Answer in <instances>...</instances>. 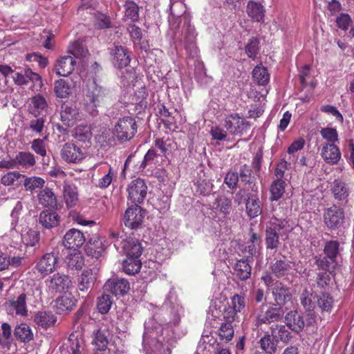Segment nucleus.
<instances>
[{
	"instance_id": "nucleus-1",
	"label": "nucleus",
	"mask_w": 354,
	"mask_h": 354,
	"mask_svg": "<svg viewBox=\"0 0 354 354\" xmlns=\"http://www.w3.org/2000/svg\"><path fill=\"white\" fill-rule=\"evenodd\" d=\"M86 93V109L91 115L96 116L98 113L97 107L100 106L104 102L107 93L106 89L97 84L93 80L87 85Z\"/></svg>"
},
{
	"instance_id": "nucleus-2",
	"label": "nucleus",
	"mask_w": 354,
	"mask_h": 354,
	"mask_svg": "<svg viewBox=\"0 0 354 354\" xmlns=\"http://www.w3.org/2000/svg\"><path fill=\"white\" fill-rule=\"evenodd\" d=\"M283 314L281 306H271L262 304L254 313L253 323L257 328H260L263 324H270L281 320Z\"/></svg>"
},
{
	"instance_id": "nucleus-3",
	"label": "nucleus",
	"mask_w": 354,
	"mask_h": 354,
	"mask_svg": "<svg viewBox=\"0 0 354 354\" xmlns=\"http://www.w3.org/2000/svg\"><path fill=\"white\" fill-rule=\"evenodd\" d=\"M138 125L135 118L125 116L120 118L115 125L114 134L120 142L131 140L137 133Z\"/></svg>"
},
{
	"instance_id": "nucleus-4",
	"label": "nucleus",
	"mask_w": 354,
	"mask_h": 354,
	"mask_svg": "<svg viewBox=\"0 0 354 354\" xmlns=\"http://www.w3.org/2000/svg\"><path fill=\"white\" fill-rule=\"evenodd\" d=\"M323 220L328 229L338 230L344 225L345 221L344 210L340 206L333 204L324 209Z\"/></svg>"
},
{
	"instance_id": "nucleus-5",
	"label": "nucleus",
	"mask_w": 354,
	"mask_h": 354,
	"mask_svg": "<svg viewBox=\"0 0 354 354\" xmlns=\"http://www.w3.org/2000/svg\"><path fill=\"white\" fill-rule=\"evenodd\" d=\"M5 306L10 315L26 317L28 315L27 294L21 292L14 295L6 301Z\"/></svg>"
},
{
	"instance_id": "nucleus-6",
	"label": "nucleus",
	"mask_w": 354,
	"mask_h": 354,
	"mask_svg": "<svg viewBox=\"0 0 354 354\" xmlns=\"http://www.w3.org/2000/svg\"><path fill=\"white\" fill-rule=\"evenodd\" d=\"M148 187L144 180L138 178L131 181L127 187V199L132 205L142 204L147 194Z\"/></svg>"
},
{
	"instance_id": "nucleus-7",
	"label": "nucleus",
	"mask_w": 354,
	"mask_h": 354,
	"mask_svg": "<svg viewBox=\"0 0 354 354\" xmlns=\"http://www.w3.org/2000/svg\"><path fill=\"white\" fill-rule=\"evenodd\" d=\"M145 210L140 205H131L129 207L124 214L123 221L124 225L131 230H138L141 227Z\"/></svg>"
},
{
	"instance_id": "nucleus-8",
	"label": "nucleus",
	"mask_w": 354,
	"mask_h": 354,
	"mask_svg": "<svg viewBox=\"0 0 354 354\" xmlns=\"http://www.w3.org/2000/svg\"><path fill=\"white\" fill-rule=\"evenodd\" d=\"M224 127L232 135L242 136L250 129V123L239 113H232L227 115L224 120Z\"/></svg>"
},
{
	"instance_id": "nucleus-9",
	"label": "nucleus",
	"mask_w": 354,
	"mask_h": 354,
	"mask_svg": "<svg viewBox=\"0 0 354 354\" xmlns=\"http://www.w3.org/2000/svg\"><path fill=\"white\" fill-rule=\"evenodd\" d=\"M60 155L62 160L68 163L78 164L85 158L84 149L71 142H68L62 146Z\"/></svg>"
},
{
	"instance_id": "nucleus-10",
	"label": "nucleus",
	"mask_w": 354,
	"mask_h": 354,
	"mask_svg": "<svg viewBox=\"0 0 354 354\" xmlns=\"http://www.w3.org/2000/svg\"><path fill=\"white\" fill-rule=\"evenodd\" d=\"M269 269L271 273L279 279L288 278L293 274L294 270L292 261L285 256L274 259L270 263Z\"/></svg>"
},
{
	"instance_id": "nucleus-11",
	"label": "nucleus",
	"mask_w": 354,
	"mask_h": 354,
	"mask_svg": "<svg viewBox=\"0 0 354 354\" xmlns=\"http://www.w3.org/2000/svg\"><path fill=\"white\" fill-rule=\"evenodd\" d=\"M110 54L113 64L118 68L127 67L131 62L130 52L122 46H114Z\"/></svg>"
},
{
	"instance_id": "nucleus-12",
	"label": "nucleus",
	"mask_w": 354,
	"mask_h": 354,
	"mask_svg": "<svg viewBox=\"0 0 354 354\" xmlns=\"http://www.w3.org/2000/svg\"><path fill=\"white\" fill-rule=\"evenodd\" d=\"M71 283L68 275L56 273L47 281V286L50 292L61 293L69 288Z\"/></svg>"
},
{
	"instance_id": "nucleus-13",
	"label": "nucleus",
	"mask_w": 354,
	"mask_h": 354,
	"mask_svg": "<svg viewBox=\"0 0 354 354\" xmlns=\"http://www.w3.org/2000/svg\"><path fill=\"white\" fill-rule=\"evenodd\" d=\"M104 288L116 297L124 296L129 291L130 283L125 279L113 278L109 279L105 283Z\"/></svg>"
},
{
	"instance_id": "nucleus-14",
	"label": "nucleus",
	"mask_w": 354,
	"mask_h": 354,
	"mask_svg": "<svg viewBox=\"0 0 354 354\" xmlns=\"http://www.w3.org/2000/svg\"><path fill=\"white\" fill-rule=\"evenodd\" d=\"M86 239L84 234L79 230L72 228L66 232L64 236L63 245L68 249H73L82 247L85 243Z\"/></svg>"
},
{
	"instance_id": "nucleus-15",
	"label": "nucleus",
	"mask_w": 354,
	"mask_h": 354,
	"mask_svg": "<svg viewBox=\"0 0 354 354\" xmlns=\"http://www.w3.org/2000/svg\"><path fill=\"white\" fill-rule=\"evenodd\" d=\"M321 157L328 165H337L341 159L339 147L334 143H325L322 145Z\"/></svg>"
},
{
	"instance_id": "nucleus-16",
	"label": "nucleus",
	"mask_w": 354,
	"mask_h": 354,
	"mask_svg": "<svg viewBox=\"0 0 354 354\" xmlns=\"http://www.w3.org/2000/svg\"><path fill=\"white\" fill-rule=\"evenodd\" d=\"M80 118L79 111L71 103H64L61 106L60 119L67 127H73Z\"/></svg>"
},
{
	"instance_id": "nucleus-17",
	"label": "nucleus",
	"mask_w": 354,
	"mask_h": 354,
	"mask_svg": "<svg viewBox=\"0 0 354 354\" xmlns=\"http://www.w3.org/2000/svg\"><path fill=\"white\" fill-rule=\"evenodd\" d=\"M57 256L54 253H46L36 265V269L42 275L53 272L57 267Z\"/></svg>"
},
{
	"instance_id": "nucleus-18",
	"label": "nucleus",
	"mask_w": 354,
	"mask_h": 354,
	"mask_svg": "<svg viewBox=\"0 0 354 354\" xmlns=\"http://www.w3.org/2000/svg\"><path fill=\"white\" fill-rule=\"evenodd\" d=\"M62 196L68 209L75 207L79 201L77 187L73 183L64 181L63 184Z\"/></svg>"
},
{
	"instance_id": "nucleus-19",
	"label": "nucleus",
	"mask_w": 354,
	"mask_h": 354,
	"mask_svg": "<svg viewBox=\"0 0 354 354\" xmlns=\"http://www.w3.org/2000/svg\"><path fill=\"white\" fill-rule=\"evenodd\" d=\"M39 204L44 207L53 209H60L62 206L57 203V196L53 190L48 187L42 189L37 194Z\"/></svg>"
},
{
	"instance_id": "nucleus-20",
	"label": "nucleus",
	"mask_w": 354,
	"mask_h": 354,
	"mask_svg": "<svg viewBox=\"0 0 354 354\" xmlns=\"http://www.w3.org/2000/svg\"><path fill=\"white\" fill-rule=\"evenodd\" d=\"M76 62L70 55L62 57L55 65V72L59 76L67 77L75 70Z\"/></svg>"
},
{
	"instance_id": "nucleus-21",
	"label": "nucleus",
	"mask_w": 354,
	"mask_h": 354,
	"mask_svg": "<svg viewBox=\"0 0 354 354\" xmlns=\"http://www.w3.org/2000/svg\"><path fill=\"white\" fill-rule=\"evenodd\" d=\"M285 322L289 329L295 333L301 332L305 326L303 315L297 310H291L285 315Z\"/></svg>"
},
{
	"instance_id": "nucleus-22",
	"label": "nucleus",
	"mask_w": 354,
	"mask_h": 354,
	"mask_svg": "<svg viewBox=\"0 0 354 354\" xmlns=\"http://www.w3.org/2000/svg\"><path fill=\"white\" fill-rule=\"evenodd\" d=\"M86 254L92 258L99 259L105 252V247L100 236L93 235L85 246Z\"/></svg>"
},
{
	"instance_id": "nucleus-23",
	"label": "nucleus",
	"mask_w": 354,
	"mask_h": 354,
	"mask_svg": "<svg viewBox=\"0 0 354 354\" xmlns=\"http://www.w3.org/2000/svg\"><path fill=\"white\" fill-rule=\"evenodd\" d=\"M333 198L338 201L346 200L350 194L348 184L340 178L335 179L330 186Z\"/></svg>"
},
{
	"instance_id": "nucleus-24",
	"label": "nucleus",
	"mask_w": 354,
	"mask_h": 354,
	"mask_svg": "<svg viewBox=\"0 0 354 354\" xmlns=\"http://www.w3.org/2000/svg\"><path fill=\"white\" fill-rule=\"evenodd\" d=\"M272 292L276 303L274 306H283L291 298L289 289L280 281H276L273 284Z\"/></svg>"
},
{
	"instance_id": "nucleus-25",
	"label": "nucleus",
	"mask_w": 354,
	"mask_h": 354,
	"mask_svg": "<svg viewBox=\"0 0 354 354\" xmlns=\"http://www.w3.org/2000/svg\"><path fill=\"white\" fill-rule=\"evenodd\" d=\"M60 218V216L56 212L45 209L39 214V223L43 227L51 229L59 224Z\"/></svg>"
},
{
	"instance_id": "nucleus-26",
	"label": "nucleus",
	"mask_w": 354,
	"mask_h": 354,
	"mask_svg": "<svg viewBox=\"0 0 354 354\" xmlns=\"http://www.w3.org/2000/svg\"><path fill=\"white\" fill-rule=\"evenodd\" d=\"M122 248L127 257L140 259L142 253V247L136 239L129 238L123 241Z\"/></svg>"
},
{
	"instance_id": "nucleus-27",
	"label": "nucleus",
	"mask_w": 354,
	"mask_h": 354,
	"mask_svg": "<svg viewBox=\"0 0 354 354\" xmlns=\"http://www.w3.org/2000/svg\"><path fill=\"white\" fill-rule=\"evenodd\" d=\"M233 275L239 280L245 281L251 276L252 267L248 260H238L233 268Z\"/></svg>"
},
{
	"instance_id": "nucleus-28",
	"label": "nucleus",
	"mask_w": 354,
	"mask_h": 354,
	"mask_svg": "<svg viewBox=\"0 0 354 354\" xmlns=\"http://www.w3.org/2000/svg\"><path fill=\"white\" fill-rule=\"evenodd\" d=\"M57 317L51 312L39 311L34 316V322L43 329H47L55 324Z\"/></svg>"
},
{
	"instance_id": "nucleus-29",
	"label": "nucleus",
	"mask_w": 354,
	"mask_h": 354,
	"mask_svg": "<svg viewBox=\"0 0 354 354\" xmlns=\"http://www.w3.org/2000/svg\"><path fill=\"white\" fill-rule=\"evenodd\" d=\"M245 208L248 216L251 218H256L261 214L262 208L257 194H249L247 195Z\"/></svg>"
},
{
	"instance_id": "nucleus-30",
	"label": "nucleus",
	"mask_w": 354,
	"mask_h": 354,
	"mask_svg": "<svg viewBox=\"0 0 354 354\" xmlns=\"http://www.w3.org/2000/svg\"><path fill=\"white\" fill-rule=\"evenodd\" d=\"M77 300L71 294H64L55 300V306L59 313L71 311L76 306Z\"/></svg>"
},
{
	"instance_id": "nucleus-31",
	"label": "nucleus",
	"mask_w": 354,
	"mask_h": 354,
	"mask_svg": "<svg viewBox=\"0 0 354 354\" xmlns=\"http://www.w3.org/2000/svg\"><path fill=\"white\" fill-rule=\"evenodd\" d=\"M96 280V272L93 269L84 270L78 281V288L82 292H86L95 283Z\"/></svg>"
},
{
	"instance_id": "nucleus-32",
	"label": "nucleus",
	"mask_w": 354,
	"mask_h": 354,
	"mask_svg": "<svg viewBox=\"0 0 354 354\" xmlns=\"http://www.w3.org/2000/svg\"><path fill=\"white\" fill-rule=\"evenodd\" d=\"M153 144L154 147L159 149L165 158L177 148L176 142L169 138H156L154 140Z\"/></svg>"
},
{
	"instance_id": "nucleus-33",
	"label": "nucleus",
	"mask_w": 354,
	"mask_h": 354,
	"mask_svg": "<svg viewBox=\"0 0 354 354\" xmlns=\"http://www.w3.org/2000/svg\"><path fill=\"white\" fill-rule=\"evenodd\" d=\"M266 229L277 233L278 236L287 235L290 232V225L286 219L272 218L266 226Z\"/></svg>"
},
{
	"instance_id": "nucleus-34",
	"label": "nucleus",
	"mask_w": 354,
	"mask_h": 354,
	"mask_svg": "<svg viewBox=\"0 0 354 354\" xmlns=\"http://www.w3.org/2000/svg\"><path fill=\"white\" fill-rule=\"evenodd\" d=\"M270 328L271 336L276 339L277 343L279 342L288 343L292 338L291 333L284 325L273 324Z\"/></svg>"
},
{
	"instance_id": "nucleus-35",
	"label": "nucleus",
	"mask_w": 354,
	"mask_h": 354,
	"mask_svg": "<svg viewBox=\"0 0 354 354\" xmlns=\"http://www.w3.org/2000/svg\"><path fill=\"white\" fill-rule=\"evenodd\" d=\"M213 209L218 211L223 217H225L232 212V201L224 195L219 196L213 203Z\"/></svg>"
},
{
	"instance_id": "nucleus-36",
	"label": "nucleus",
	"mask_w": 354,
	"mask_h": 354,
	"mask_svg": "<svg viewBox=\"0 0 354 354\" xmlns=\"http://www.w3.org/2000/svg\"><path fill=\"white\" fill-rule=\"evenodd\" d=\"M14 158L15 162H16V168L21 167L28 169L33 167L36 164L35 156L30 152L20 151Z\"/></svg>"
},
{
	"instance_id": "nucleus-37",
	"label": "nucleus",
	"mask_w": 354,
	"mask_h": 354,
	"mask_svg": "<svg viewBox=\"0 0 354 354\" xmlns=\"http://www.w3.org/2000/svg\"><path fill=\"white\" fill-rule=\"evenodd\" d=\"M247 13L254 21L260 22L264 18V10L263 6L258 2L249 1L247 5Z\"/></svg>"
},
{
	"instance_id": "nucleus-38",
	"label": "nucleus",
	"mask_w": 354,
	"mask_h": 354,
	"mask_svg": "<svg viewBox=\"0 0 354 354\" xmlns=\"http://www.w3.org/2000/svg\"><path fill=\"white\" fill-rule=\"evenodd\" d=\"M277 342L271 336V333H266L259 341L260 348L266 354H274L277 350Z\"/></svg>"
},
{
	"instance_id": "nucleus-39",
	"label": "nucleus",
	"mask_w": 354,
	"mask_h": 354,
	"mask_svg": "<svg viewBox=\"0 0 354 354\" xmlns=\"http://www.w3.org/2000/svg\"><path fill=\"white\" fill-rule=\"evenodd\" d=\"M15 337L23 343H28L33 339L34 335L30 327L22 323L17 326L14 330Z\"/></svg>"
},
{
	"instance_id": "nucleus-40",
	"label": "nucleus",
	"mask_w": 354,
	"mask_h": 354,
	"mask_svg": "<svg viewBox=\"0 0 354 354\" xmlns=\"http://www.w3.org/2000/svg\"><path fill=\"white\" fill-rule=\"evenodd\" d=\"M30 108L31 113L35 116L39 115L44 112H46L48 104L45 97L40 94L33 96L31 98Z\"/></svg>"
},
{
	"instance_id": "nucleus-41",
	"label": "nucleus",
	"mask_w": 354,
	"mask_h": 354,
	"mask_svg": "<svg viewBox=\"0 0 354 354\" xmlns=\"http://www.w3.org/2000/svg\"><path fill=\"white\" fill-rule=\"evenodd\" d=\"M65 262L69 269L79 270L84 265V259L80 252L75 250L66 257Z\"/></svg>"
},
{
	"instance_id": "nucleus-42",
	"label": "nucleus",
	"mask_w": 354,
	"mask_h": 354,
	"mask_svg": "<svg viewBox=\"0 0 354 354\" xmlns=\"http://www.w3.org/2000/svg\"><path fill=\"white\" fill-rule=\"evenodd\" d=\"M218 335L221 342L223 343L230 342L234 336V329L232 324L223 322L218 330Z\"/></svg>"
},
{
	"instance_id": "nucleus-43",
	"label": "nucleus",
	"mask_w": 354,
	"mask_h": 354,
	"mask_svg": "<svg viewBox=\"0 0 354 354\" xmlns=\"http://www.w3.org/2000/svg\"><path fill=\"white\" fill-rule=\"evenodd\" d=\"M252 77L259 85L264 86L270 80L268 69L261 64L257 65L252 71Z\"/></svg>"
},
{
	"instance_id": "nucleus-44",
	"label": "nucleus",
	"mask_w": 354,
	"mask_h": 354,
	"mask_svg": "<svg viewBox=\"0 0 354 354\" xmlns=\"http://www.w3.org/2000/svg\"><path fill=\"white\" fill-rule=\"evenodd\" d=\"M286 183L282 178H278L274 180L270 186V201H278L280 199L285 192Z\"/></svg>"
},
{
	"instance_id": "nucleus-45",
	"label": "nucleus",
	"mask_w": 354,
	"mask_h": 354,
	"mask_svg": "<svg viewBox=\"0 0 354 354\" xmlns=\"http://www.w3.org/2000/svg\"><path fill=\"white\" fill-rule=\"evenodd\" d=\"M141 266L140 259L138 258L127 257L122 263L124 272L130 275L138 273L141 268Z\"/></svg>"
},
{
	"instance_id": "nucleus-46",
	"label": "nucleus",
	"mask_w": 354,
	"mask_h": 354,
	"mask_svg": "<svg viewBox=\"0 0 354 354\" xmlns=\"http://www.w3.org/2000/svg\"><path fill=\"white\" fill-rule=\"evenodd\" d=\"M25 177V175L21 174L18 171H10L1 177V183L5 186L18 185Z\"/></svg>"
},
{
	"instance_id": "nucleus-47",
	"label": "nucleus",
	"mask_w": 354,
	"mask_h": 354,
	"mask_svg": "<svg viewBox=\"0 0 354 354\" xmlns=\"http://www.w3.org/2000/svg\"><path fill=\"white\" fill-rule=\"evenodd\" d=\"M260 41L256 37H252L245 46V51L249 58L255 59L259 52Z\"/></svg>"
},
{
	"instance_id": "nucleus-48",
	"label": "nucleus",
	"mask_w": 354,
	"mask_h": 354,
	"mask_svg": "<svg viewBox=\"0 0 354 354\" xmlns=\"http://www.w3.org/2000/svg\"><path fill=\"white\" fill-rule=\"evenodd\" d=\"M124 17L136 21L139 19V7L133 1H127L124 4Z\"/></svg>"
},
{
	"instance_id": "nucleus-49",
	"label": "nucleus",
	"mask_w": 354,
	"mask_h": 354,
	"mask_svg": "<svg viewBox=\"0 0 354 354\" xmlns=\"http://www.w3.org/2000/svg\"><path fill=\"white\" fill-rule=\"evenodd\" d=\"M74 138L82 142H89L92 137L91 128L87 125H79L75 129Z\"/></svg>"
},
{
	"instance_id": "nucleus-50",
	"label": "nucleus",
	"mask_w": 354,
	"mask_h": 354,
	"mask_svg": "<svg viewBox=\"0 0 354 354\" xmlns=\"http://www.w3.org/2000/svg\"><path fill=\"white\" fill-rule=\"evenodd\" d=\"M261 243L260 235L255 232H251L245 251L251 256H254L259 252V248Z\"/></svg>"
},
{
	"instance_id": "nucleus-51",
	"label": "nucleus",
	"mask_w": 354,
	"mask_h": 354,
	"mask_svg": "<svg viewBox=\"0 0 354 354\" xmlns=\"http://www.w3.org/2000/svg\"><path fill=\"white\" fill-rule=\"evenodd\" d=\"M54 91L57 97L66 98L71 93V87L66 80L59 79L55 82Z\"/></svg>"
},
{
	"instance_id": "nucleus-52",
	"label": "nucleus",
	"mask_w": 354,
	"mask_h": 354,
	"mask_svg": "<svg viewBox=\"0 0 354 354\" xmlns=\"http://www.w3.org/2000/svg\"><path fill=\"white\" fill-rule=\"evenodd\" d=\"M228 306L237 310L239 313L242 312L246 306L245 294L244 292L234 294L230 297V303L228 304Z\"/></svg>"
},
{
	"instance_id": "nucleus-53",
	"label": "nucleus",
	"mask_w": 354,
	"mask_h": 354,
	"mask_svg": "<svg viewBox=\"0 0 354 354\" xmlns=\"http://www.w3.org/2000/svg\"><path fill=\"white\" fill-rule=\"evenodd\" d=\"M339 243L337 241H328L326 242L324 252L331 261H336L339 253Z\"/></svg>"
},
{
	"instance_id": "nucleus-54",
	"label": "nucleus",
	"mask_w": 354,
	"mask_h": 354,
	"mask_svg": "<svg viewBox=\"0 0 354 354\" xmlns=\"http://www.w3.org/2000/svg\"><path fill=\"white\" fill-rule=\"evenodd\" d=\"M333 303V297L328 292H322L317 297V305L322 312H330Z\"/></svg>"
},
{
	"instance_id": "nucleus-55",
	"label": "nucleus",
	"mask_w": 354,
	"mask_h": 354,
	"mask_svg": "<svg viewBox=\"0 0 354 354\" xmlns=\"http://www.w3.org/2000/svg\"><path fill=\"white\" fill-rule=\"evenodd\" d=\"M300 301L306 311H313L315 308V302L313 300V292L308 289H304L300 295Z\"/></svg>"
},
{
	"instance_id": "nucleus-56",
	"label": "nucleus",
	"mask_w": 354,
	"mask_h": 354,
	"mask_svg": "<svg viewBox=\"0 0 354 354\" xmlns=\"http://www.w3.org/2000/svg\"><path fill=\"white\" fill-rule=\"evenodd\" d=\"M106 333V331L100 329L97 330L94 333L95 338L93 339V343L98 351H103L107 348L109 341Z\"/></svg>"
},
{
	"instance_id": "nucleus-57",
	"label": "nucleus",
	"mask_w": 354,
	"mask_h": 354,
	"mask_svg": "<svg viewBox=\"0 0 354 354\" xmlns=\"http://www.w3.org/2000/svg\"><path fill=\"white\" fill-rule=\"evenodd\" d=\"M116 172L113 167H109L108 169L104 170V176L99 178L97 187L101 189L107 188L113 181L114 177H115Z\"/></svg>"
},
{
	"instance_id": "nucleus-58",
	"label": "nucleus",
	"mask_w": 354,
	"mask_h": 354,
	"mask_svg": "<svg viewBox=\"0 0 354 354\" xmlns=\"http://www.w3.org/2000/svg\"><path fill=\"white\" fill-rule=\"evenodd\" d=\"M265 243L267 250H276L280 245L279 236L266 228Z\"/></svg>"
},
{
	"instance_id": "nucleus-59",
	"label": "nucleus",
	"mask_w": 354,
	"mask_h": 354,
	"mask_svg": "<svg viewBox=\"0 0 354 354\" xmlns=\"http://www.w3.org/2000/svg\"><path fill=\"white\" fill-rule=\"evenodd\" d=\"M24 185L27 191H33L37 188H41L44 186L45 181L43 178L37 176L25 177Z\"/></svg>"
},
{
	"instance_id": "nucleus-60",
	"label": "nucleus",
	"mask_w": 354,
	"mask_h": 354,
	"mask_svg": "<svg viewBox=\"0 0 354 354\" xmlns=\"http://www.w3.org/2000/svg\"><path fill=\"white\" fill-rule=\"evenodd\" d=\"M113 304L111 297L109 295L104 294L97 299V308L101 314L107 313Z\"/></svg>"
},
{
	"instance_id": "nucleus-61",
	"label": "nucleus",
	"mask_w": 354,
	"mask_h": 354,
	"mask_svg": "<svg viewBox=\"0 0 354 354\" xmlns=\"http://www.w3.org/2000/svg\"><path fill=\"white\" fill-rule=\"evenodd\" d=\"M322 137L327 141L326 143H334L338 142V133L336 129L333 127L323 128L320 131Z\"/></svg>"
},
{
	"instance_id": "nucleus-62",
	"label": "nucleus",
	"mask_w": 354,
	"mask_h": 354,
	"mask_svg": "<svg viewBox=\"0 0 354 354\" xmlns=\"http://www.w3.org/2000/svg\"><path fill=\"white\" fill-rule=\"evenodd\" d=\"M239 313L237 310H234L229 306H225L222 313L224 322L232 324L234 322H239Z\"/></svg>"
},
{
	"instance_id": "nucleus-63",
	"label": "nucleus",
	"mask_w": 354,
	"mask_h": 354,
	"mask_svg": "<svg viewBox=\"0 0 354 354\" xmlns=\"http://www.w3.org/2000/svg\"><path fill=\"white\" fill-rule=\"evenodd\" d=\"M131 39L134 44H140L142 38V32L140 28L133 24H131L127 27Z\"/></svg>"
},
{
	"instance_id": "nucleus-64",
	"label": "nucleus",
	"mask_w": 354,
	"mask_h": 354,
	"mask_svg": "<svg viewBox=\"0 0 354 354\" xmlns=\"http://www.w3.org/2000/svg\"><path fill=\"white\" fill-rule=\"evenodd\" d=\"M94 26L97 29H104L111 27L109 17L102 13L96 15Z\"/></svg>"
}]
</instances>
